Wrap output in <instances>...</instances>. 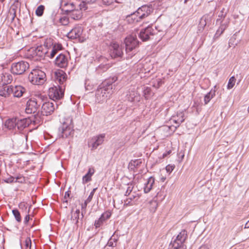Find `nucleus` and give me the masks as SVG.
I'll use <instances>...</instances> for the list:
<instances>
[{
    "instance_id": "21",
    "label": "nucleus",
    "mask_w": 249,
    "mask_h": 249,
    "mask_svg": "<svg viewBox=\"0 0 249 249\" xmlns=\"http://www.w3.org/2000/svg\"><path fill=\"white\" fill-rule=\"evenodd\" d=\"M154 182L155 179L152 177H150L148 179L147 182L145 184L143 188L144 192L145 193H148L150 191V190L152 189L153 187V185L154 184Z\"/></svg>"
},
{
    "instance_id": "37",
    "label": "nucleus",
    "mask_w": 249,
    "mask_h": 249,
    "mask_svg": "<svg viewBox=\"0 0 249 249\" xmlns=\"http://www.w3.org/2000/svg\"><path fill=\"white\" fill-rule=\"evenodd\" d=\"M225 8H223L220 11V13L218 15V18L216 20L217 23H218V22H220V23H221L222 19H224L225 18L227 13L226 12H225Z\"/></svg>"
},
{
    "instance_id": "9",
    "label": "nucleus",
    "mask_w": 249,
    "mask_h": 249,
    "mask_svg": "<svg viewBox=\"0 0 249 249\" xmlns=\"http://www.w3.org/2000/svg\"><path fill=\"white\" fill-rule=\"evenodd\" d=\"M88 8V6L84 3H80L69 16L73 19H80L83 16V11H85Z\"/></svg>"
},
{
    "instance_id": "61",
    "label": "nucleus",
    "mask_w": 249,
    "mask_h": 249,
    "mask_svg": "<svg viewBox=\"0 0 249 249\" xmlns=\"http://www.w3.org/2000/svg\"><path fill=\"white\" fill-rule=\"evenodd\" d=\"M21 179V177L20 176H18L15 178V182H22V180H19V179Z\"/></svg>"
},
{
    "instance_id": "7",
    "label": "nucleus",
    "mask_w": 249,
    "mask_h": 249,
    "mask_svg": "<svg viewBox=\"0 0 249 249\" xmlns=\"http://www.w3.org/2000/svg\"><path fill=\"white\" fill-rule=\"evenodd\" d=\"M64 95L62 87L59 85L50 88L48 91V96L53 101L59 100Z\"/></svg>"
},
{
    "instance_id": "55",
    "label": "nucleus",
    "mask_w": 249,
    "mask_h": 249,
    "mask_svg": "<svg viewBox=\"0 0 249 249\" xmlns=\"http://www.w3.org/2000/svg\"><path fill=\"white\" fill-rule=\"evenodd\" d=\"M102 1L103 3L106 5H109L113 2V0H102Z\"/></svg>"
},
{
    "instance_id": "5",
    "label": "nucleus",
    "mask_w": 249,
    "mask_h": 249,
    "mask_svg": "<svg viewBox=\"0 0 249 249\" xmlns=\"http://www.w3.org/2000/svg\"><path fill=\"white\" fill-rule=\"evenodd\" d=\"M113 90L107 89L106 87L100 85L96 92V100L99 103L103 102L109 98Z\"/></svg>"
},
{
    "instance_id": "41",
    "label": "nucleus",
    "mask_w": 249,
    "mask_h": 249,
    "mask_svg": "<svg viewBox=\"0 0 249 249\" xmlns=\"http://www.w3.org/2000/svg\"><path fill=\"white\" fill-rule=\"evenodd\" d=\"M105 221L104 219H103L101 216L97 220L95 221L94 226L96 228H98L100 227Z\"/></svg>"
},
{
    "instance_id": "35",
    "label": "nucleus",
    "mask_w": 249,
    "mask_h": 249,
    "mask_svg": "<svg viewBox=\"0 0 249 249\" xmlns=\"http://www.w3.org/2000/svg\"><path fill=\"white\" fill-rule=\"evenodd\" d=\"M150 210L152 212H155L158 207V203L156 200H152L149 202Z\"/></svg>"
},
{
    "instance_id": "2",
    "label": "nucleus",
    "mask_w": 249,
    "mask_h": 249,
    "mask_svg": "<svg viewBox=\"0 0 249 249\" xmlns=\"http://www.w3.org/2000/svg\"><path fill=\"white\" fill-rule=\"evenodd\" d=\"M28 78L33 84L40 85L45 82L46 74L39 69H35L29 73Z\"/></svg>"
},
{
    "instance_id": "26",
    "label": "nucleus",
    "mask_w": 249,
    "mask_h": 249,
    "mask_svg": "<svg viewBox=\"0 0 249 249\" xmlns=\"http://www.w3.org/2000/svg\"><path fill=\"white\" fill-rule=\"evenodd\" d=\"M94 173L93 168H89L88 172L83 177V181L84 183H87L91 179V176Z\"/></svg>"
},
{
    "instance_id": "23",
    "label": "nucleus",
    "mask_w": 249,
    "mask_h": 249,
    "mask_svg": "<svg viewBox=\"0 0 249 249\" xmlns=\"http://www.w3.org/2000/svg\"><path fill=\"white\" fill-rule=\"evenodd\" d=\"M210 17L208 15H204L200 19L198 24V30L201 31L203 30L207 23L208 22Z\"/></svg>"
},
{
    "instance_id": "10",
    "label": "nucleus",
    "mask_w": 249,
    "mask_h": 249,
    "mask_svg": "<svg viewBox=\"0 0 249 249\" xmlns=\"http://www.w3.org/2000/svg\"><path fill=\"white\" fill-rule=\"evenodd\" d=\"M136 35H130L127 36L124 40L125 50L127 52L131 51L139 45Z\"/></svg>"
},
{
    "instance_id": "18",
    "label": "nucleus",
    "mask_w": 249,
    "mask_h": 249,
    "mask_svg": "<svg viewBox=\"0 0 249 249\" xmlns=\"http://www.w3.org/2000/svg\"><path fill=\"white\" fill-rule=\"evenodd\" d=\"M31 122V120L28 119H16V127L21 131L24 128L28 126Z\"/></svg>"
},
{
    "instance_id": "3",
    "label": "nucleus",
    "mask_w": 249,
    "mask_h": 249,
    "mask_svg": "<svg viewBox=\"0 0 249 249\" xmlns=\"http://www.w3.org/2000/svg\"><path fill=\"white\" fill-rule=\"evenodd\" d=\"M160 32V31L158 30L156 26L154 28L152 26H148L141 30L139 33V37L143 41H146L151 39L152 36Z\"/></svg>"
},
{
    "instance_id": "45",
    "label": "nucleus",
    "mask_w": 249,
    "mask_h": 249,
    "mask_svg": "<svg viewBox=\"0 0 249 249\" xmlns=\"http://www.w3.org/2000/svg\"><path fill=\"white\" fill-rule=\"evenodd\" d=\"M110 216H111V213L108 212H106L104 213H103L101 215V217L102 218H103V219H104V220L106 221V220L108 219L110 217Z\"/></svg>"
},
{
    "instance_id": "62",
    "label": "nucleus",
    "mask_w": 249,
    "mask_h": 249,
    "mask_svg": "<svg viewBox=\"0 0 249 249\" xmlns=\"http://www.w3.org/2000/svg\"><path fill=\"white\" fill-rule=\"evenodd\" d=\"M29 219H30L29 215V214L26 215L24 218V223L27 224L28 223V222L29 221Z\"/></svg>"
},
{
    "instance_id": "52",
    "label": "nucleus",
    "mask_w": 249,
    "mask_h": 249,
    "mask_svg": "<svg viewBox=\"0 0 249 249\" xmlns=\"http://www.w3.org/2000/svg\"><path fill=\"white\" fill-rule=\"evenodd\" d=\"M4 181L6 183H11L13 182H15V178L13 177H10V178L4 180Z\"/></svg>"
},
{
    "instance_id": "6",
    "label": "nucleus",
    "mask_w": 249,
    "mask_h": 249,
    "mask_svg": "<svg viewBox=\"0 0 249 249\" xmlns=\"http://www.w3.org/2000/svg\"><path fill=\"white\" fill-rule=\"evenodd\" d=\"M187 236V231L182 230L177 236L176 239L172 243L169 249H183V243Z\"/></svg>"
},
{
    "instance_id": "38",
    "label": "nucleus",
    "mask_w": 249,
    "mask_h": 249,
    "mask_svg": "<svg viewBox=\"0 0 249 249\" xmlns=\"http://www.w3.org/2000/svg\"><path fill=\"white\" fill-rule=\"evenodd\" d=\"M235 82V78L234 76L231 77L229 80L228 84L227 85V89H232L234 86Z\"/></svg>"
},
{
    "instance_id": "27",
    "label": "nucleus",
    "mask_w": 249,
    "mask_h": 249,
    "mask_svg": "<svg viewBox=\"0 0 249 249\" xmlns=\"http://www.w3.org/2000/svg\"><path fill=\"white\" fill-rule=\"evenodd\" d=\"M5 126L9 129H12L16 127V118L7 120L5 123Z\"/></svg>"
},
{
    "instance_id": "47",
    "label": "nucleus",
    "mask_w": 249,
    "mask_h": 249,
    "mask_svg": "<svg viewBox=\"0 0 249 249\" xmlns=\"http://www.w3.org/2000/svg\"><path fill=\"white\" fill-rule=\"evenodd\" d=\"M175 165H168L166 166V170L167 172L171 173L173 171V170L175 168Z\"/></svg>"
},
{
    "instance_id": "20",
    "label": "nucleus",
    "mask_w": 249,
    "mask_h": 249,
    "mask_svg": "<svg viewBox=\"0 0 249 249\" xmlns=\"http://www.w3.org/2000/svg\"><path fill=\"white\" fill-rule=\"evenodd\" d=\"M66 73L62 71L55 72L56 81L62 85L66 80Z\"/></svg>"
},
{
    "instance_id": "51",
    "label": "nucleus",
    "mask_w": 249,
    "mask_h": 249,
    "mask_svg": "<svg viewBox=\"0 0 249 249\" xmlns=\"http://www.w3.org/2000/svg\"><path fill=\"white\" fill-rule=\"evenodd\" d=\"M135 168V162H133V160H131L128 164V168L130 170H134Z\"/></svg>"
},
{
    "instance_id": "44",
    "label": "nucleus",
    "mask_w": 249,
    "mask_h": 249,
    "mask_svg": "<svg viewBox=\"0 0 249 249\" xmlns=\"http://www.w3.org/2000/svg\"><path fill=\"white\" fill-rule=\"evenodd\" d=\"M151 89L149 87H146L144 88L143 89V94L145 96V99H148V96H149L151 94Z\"/></svg>"
},
{
    "instance_id": "28",
    "label": "nucleus",
    "mask_w": 249,
    "mask_h": 249,
    "mask_svg": "<svg viewBox=\"0 0 249 249\" xmlns=\"http://www.w3.org/2000/svg\"><path fill=\"white\" fill-rule=\"evenodd\" d=\"M215 95V90L212 89L204 96V103L205 105H207Z\"/></svg>"
},
{
    "instance_id": "63",
    "label": "nucleus",
    "mask_w": 249,
    "mask_h": 249,
    "mask_svg": "<svg viewBox=\"0 0 249 249\" xmlns=\"http://www.w3.org/2000/svg\"><path fill=\"white\" fill-rule=\"evenodd\" d=\"M249 228V220L245 224V229Z\"/></svg>"
},
{
    "instance_id": "25",
    "label": "nucleus",
    "mask_w": 249,
    "mask_h": 249,
    "mask_svg": "<svg viewBox=\"0 0 249 249\" xmlns=\"http://www.w3.org/2000/svg\"><path fill=\"white\" fill-rule=\"evenodd\" d=\"M46 52L41 46H37L34 51V54L39 57H43Z\"/></svg>"
},
{
    "instance_id": "33",
    "label": "nucleus",
    "mask_w": 249,
    "mask_h": 249,
    "mask_svg": "<svg viewBox=\"0 0 249 249\" xmlns=\"http://www.w3.org/2000/svg\"><path fill=\"white\" fill-rule=\"evenodd\" d=\"M228 26V25L227 23H224L221 24L218 29L217 30L215 36L217 37L220 36L227 28Z\"/></svg>"
},
{
    "instance_id": "15",
    "label": "nucleus",
    "mask_w": 249,
    "mask_h": 249,
    "mask_svg": "<svg viewBox=\"0 0 249 249\" xmlns=\"http://www.w3.org/2000/svg\"><path fill=\"white\" fill-rule=\"evenodd\" d=\"M123 54L122 47L119 44L114 43L111 46L110 56L112 58L121 57Z\"/></svg>"
},
{
    "instance_id": "29",
    "label": "nucleus",
    "mask_w": 249,
    "mask_h": 249,
    "mask_svg": "<svg viewBox=\"0 0 249 249\" xmlns=\"http://www.w3.org/2000/svg\"><path fill=\"white\" fill-rule=\"evenodd\" d=\"M62 46L60 44L55 45L53 47L50 54L48 55L50 58H53L58 53V51L61 50Z\"/></svg>"
},
{
    "instance_id": "58",
    "label": "nucleus",
    "mask_w": 249,
    "mask_h": 249,
    "mask_svg": "<svg viewBox=\"0 0 249 249\" xmlns=\"http://www.w3.org/2000/svg\"><path fill=\"white\" fill-rule=\"evenodd\" d=\"M89 202H87V201L85 200L84 203H82L81 204V209H82V210L83 211H85L86 209V208H87V204L89 203Z\"/></svg>"
},
{
    "instance_id": "49",
    "label": "nucleus",
    "mask_w": 249,
    "mask_h": 249,
    "mask_svg": "<svg viewBox=\"0 0 249 249\" xmlns=\"http://www.w3.org/2000/svg\"><path fill=\"white\" fill-rule=\"evenodd\" d=\"M31 240L30 238H27L25 240L26 248H31Z\"/></svg>"
},
{
    "instance_id": "64",
    "label": "nucleus",
    "mask_w": 249,
    "mask_h": 249,
    "mask_svg": "<svg viewBox=\"0 0 249 249\" xmlns=\"http://www.w3.org/2000/svg\"><path fill=\"white\" fill-rule=\"evenodd\" d=\"M177 120H181V117L179 115V113H178L177 116H176Z\"/></svg>"
},
{
    "instance_id": "54",
    "label": "nucleus",
    "mask_w": 249,
    "mask_h": 249,
    "mask_svg": "<svg viewBox=\"0 0 249 249\" xmlns=\"http://www.w3.org/2000/svg\"><path fill=\"white\" fill-rule=\"evenodd\" d=\"M135 97V92H133L132 93H130L129 96H128L127 99L129 101L133 102L134 100Z\"/></svg>"
},
{
    "instance_id": "11",
    "label": "nucleus",
    "mask_w": 249,
    "mask_h": 249,
    "mask_svg": "<svg viewBox=\"0 0 249 249\" xmlns=\"http://www.w3.org/2000/svg\"><path fill=\"white\" fill-rule=\"evenodd\" d=\"M40 105L35 98H32L29 100L26 104L25 111L28 114L35 113L38 109Z\"/></svg>"
},
{
    "instance_id": "56",
    "label": "nucleus",
    "mask_w": 249,
    "mask_h": 249,
    "mask_svg": "<svg viewBox=\"0 0 249 249\" xmlns=\"http://www.w3.org/2000/svg\"><path fill=\"white\" fill-rule=\"evenodd\" d=\"M133 162H135V167L136 168H138L140 164L142 163V161L140 160H133Z\"/></svg>"
},
{
    "instance_id": "17",
    "label": "nucleus",
    "mask_w": 249,
    "mask_h": 249,
    "mask_svg": "<svg viewBox=\"0 0 249 249\" xmlns=\"http://www.w3.org/2000/svg\"><path fill=\"white\" fill-rule=\"evenodd\" d=\"M11 86V94L15 97H21L26 91L25 89L21 86Z\"/></svg>"
},
{
    "instance_id": "13",
    "label": "nucleus",
    "mask_w": 249,
    "mask_h": 249,
    "mask_svg": "<svg viewBox=\"0 0 249 249\" xmlns=\"http://www.w3.org/2000/svg\"><path fill=\"white\" fill-rule=\"evenodd\" d=\"M68 58L66 54L61 53L58 54L55 59L54 64L61 68H66L68 64Z\"/></svg>"
},
{
    "instance_id": "31",
    "label": "nucleus",
    "mask_w": 249,
    "mask_h": 249,
    "mask_svg": "<svg viewBox=\"0 0 249 249\" xmlns=\"http://www.w3.org/2000/svg\"><path fill=\"white\" fill-rule=\"evenodd\" d=\"M79 214L80 210L79 209H77L74 212L72 213L71 219L75 224H77L78 222Z\"/></svg>"
},
{
    "instance_id": "12",
    "label": "nucleus",
    "mask_w": 249,
    "mask_h": 249,
    "mask_svg": "<svg viewBox=\"0 0 249 249\" xmlns=\"http://www.w3.org/2000/svg\"><path fill=\"white\" fill-rule=\"evenodd\" d=\"M105 137V134L93 137L89 142V146L91 147L92 150L96 149L98 146L103 143Z\"/></svg>"
},
{
    "instance_id": "50",
    "label": "nucleus",
    "mask_w": 249,
    "mask_h": 249,
    "mask_svg": "<svg viewBox=\"0 0 249 249\" xmlns=\"http://www.w3.org/2000/svg\"><path fill=\"white\" fill-rule=\"evenodd\" d=\"M97 0H82L81 3H84L87 6V4H92L95 3Z\"/></svg>"
},
{
    "instance_id": "57",
    "label": "nucleus",
    "mask_w": 249,
    "mask_h": 249,
    "mask_svg": "<svg viewBox=\"0 0 249 249\" xmlns=\"http://www.w3.org/2000/svg\"><path fill=\"white\" fill-rule=\"evenodd\" d=\"M162 84V81L160 79H158L157 80V84L156 85L154 84L153 85L156 88H159L161 85Z\"/></svg>"
},
{
    "instance_id": "36",
    "label": "nucleus",
    "mask_w": 249,
    "mask_h": 249,
    "mask_svg": "<svg viewBox=\"0 0 249 249\" xmlns=\"http://www.w3.org/2000/svg\"><path fill=\"white\" fill-rule=\"evenodd\" d=\"M2 80L6 84H10L13 81L12 76L10 74L5 73L3 75V78Z\"/></svg>"
},
{
    "instance_id": "53",
    "label": "nucleus",
    "mask_w": 249,
    "mask_h": 249,
    "mask_svg": "<svg viewBox=\"0 0 249 249\" xmlns=\"http://www.w3.org/2000/svg\"><path fill=\"white\" fill-rule=\"evenodd\" d=\"M70 192L67 191L65 192V196L63 198V202H68L67 198L70 197Z\"/></svg>"
},
{
    "instance_id": "42",
    "label": "nucleus",
    "mask_w": 249,
    "mask_h": 249,
    "mask_svg": "<svg viewBox=\"0 0 249 249\" xmlns=\"http://www.w3.org/2000/svg\"><path fill=\"white\" fill-rule=\"evenodd\" d=\"M117 239L113 238V236L109 239L107 242V245L109 247H115L116 246V242Z\"/></svg>"
},
{
    "instance_id": "46",
    "label": "nucleus",
    "mask_w": 249,
    "mask_h": 249,
    "mask_svg": "<svg viewBox=\"0 0 249 249\" xmlns=\"http://www.w3.org/2000/svg\"><path fill=\"white\" fill-rule=\"evenodd\" d=\"M96 188H94L92 190V191L90 192L89 196H88V198L86 200L87 201V202H90L93 197V196L94 194L95 191L96 190Z\"/></svg>"
},
{
    "instance_id": "1",
    "label": "nucleus",
    "mask_w": 249,
    "mask_h": 249,
    "mask_svg": "<svg viewBox=\"0 0 249 249\" xmlns=\"http://www.w3.org/2000/svg\"><path fill=\"white\" fill-rule=\"evenodd\" d=\"M60 122L61 125L59 128V135L63 138H68L73 133L72 119L71 117L63 118Z\"/></svg>"
},
{
    "instance_id": "34",
    "label": "nucleus",
    "mask_w": 249,
    "mask_h": 249,
    "mask_svg": "<svg viewBox=\"0 0 249 249\" xmlns=\"http://www.w3.org/2000/svg\"><path fill=\"white\" fill-rule=\"evenodd\" d=\"M139 197V196H137L136 195H132L129 198H127L126 200H125L124 205H132V203L131 202L133 200H134L135 198L138 199Z\"/></svg>"
},
{
    "instance_id": "39",
    "label": "nucleus",
    "mask_w": 249,
    "mask_h": 249,
    "mask_svg": "<svg viewBox=\"0 0 249 249\" xmlns=\"http://www.w3.org/2000/svg\"><path fill=\"white\" fill-rule=\"evenodd\" d=\"M44 9H45L44 6H43L42 5H39L36 9V15L39 17L42 16V15L44 13Z\"/></svg>"
},
{
    "instance_id": "8",
    "label": "nucleus",
    "mask_w": 249,
    "mask_h": 249,
    "mask_svg": "<svg viewBox=\"0 0 249 249\" xmlns=\"http://www.w3.org/2000/svg\"><path fill=\"white\" fill-rule=\"evenodd\" d=\"M153 11L152 8L147 5H144L139 8L136 13H133L131 15L132 18H135V16L138 17L139 19H142L147 17Z\"/></svg>"
},
{
    "instance_id": "48",
    "label": "nucleus",
    "mask_w": 249,
    "mask_h": 249,
    "mask_svg": "<svg viewBox=\"0 0 249 249\" xmlns=\"http://www.w3.org/2000/svg\"><path fill=\"white\" fill-rule=\"evenodd\" d=\"M132 189H133V187H132V185H129L127 187V190L125 192V196H128L130 195L132 191Z\"/></svg>"
},
{
    "instance_id": "40",
    "label": "nucleus",
    "mask_w": 249,
    "mask_h": 249,
    "mask_svg": "<svg viewBox=\"0 0 249 249\" xmlns=\"http://www.w3.org/2000/svg\"><path fill=\"white\" fill-rule=\"evenodd\" d=\"M12 213L15 216V219L18 222H20L21 219L20 216V214L19 211L17 209H14L12 210Z\"/></svg>"
},
{
    "instance_id": "32",
    "label": "nucleus",
    "mask_w": 249,
    "mask_h": 249,
    "mask_svg": "<svg viewBox=\"0 0 249 249\" xmlns=\"http://www.w3.org/2000/svg\"><path fill=\"white\" fill-rule=\"evenodd\" d=\"M179 115L181 117V120H177L176 116H173L171 119L175 123L177 124V125L175 126L176 128L178 127L179 125L184 121V114L182 112H180Z\"/></svg>"
},
{
    "instance_id": "19",
    "label": "nucleus",
    "mask_w": 249,
    "mask_h": 249,
    "mask_svg": "<svg viewBox=\"0 0 249 249\" xmlns=\"http://www.w3.org/2000/svg\"><path fill=\"white\" fill-rule=\"evenodd\" d=\"M118 80L116 76L109 77L108 79L105 80L101 85L103 87H106L107 89L112 90V84Z\"/></svg>"
},
{
    "instance_id": "16",
    "label": "nucleus",
    "mask_w": 249,
    "mask_h": 249,
    "mask_svg": "<svg viewBox=\"0 0 249 249\" xmlns=\"http://www.w3.org/2000/svg\"><path fill=\"white\" fill-rule=\"evenodd\" d=\"M83 30L81 26H76L68 33L67 36L71 39H76L80 37L82 34Z\"/></svg>"
},
{
    "instance_id": "24",
    "label": "nucleus",
    "mask_w": 249,
    "mask_h": 249,
    "mask_svg": "<svg viewBox=\"0 0 249 249\" xmlns=\"http://www.w3.org/2000/svg\"><path fill=\"white\" fill-rule=\"evenodd\" d=\"M76 7V6L73 2H65L64 4V7H66L65 13L68 15L73 11Z\"/></svg>"
},
{
    "instance_id": "30",
    "label": "nucleus",
    "mask_w": 249,
    "mask_h": 249,
    "mask_svg": "<svg viewBox=\"0 0 249 249\" xmlns=\"http://www.w3.org/2000/svg\"><path fill=\"white\" fill-rule=\"evenodd\" d=\"M16 16V8L15 7H11L7 15V18L13 21Z\"/></svg>"
},
{
    "instance_id": "14",
    "label": "nucleus",
    "mask_w": 249,
    "mask_h": 249,
    "mask_svg": "<svg viewBox=\"0 0 249 249\" xmlns=\"http://www.w3.org/2000/svg\"><path fill=\"white\" fill-rule=\"evenodd\" d=\"M54 109V103L50 102H45L42 106L41 113L43 115L48 116L51 115Z\"/></svg>"
},
{
    "instance_id": "60",
    "label": "nucleus",
    "mask_w": 249,
    "mask_h": 249,
    "mask_svg": "<svg viewBox=\"0 0 249 249\" xmlns=\"http://www.w3.org/2000/svg\"><path fill=\"white\" fill-rule=\"evenodd\" d=\"M19 207L20 209H23L24 208H25V209H26V208H27V207L26 206V204H25L24 202H21V203H19Z\"/></svg>"
},
{
    "instance_id": "43",
    "label": "nucleus",
    "mask_w": 249,
    "mask_h": 249,
    "mask_svg": "<svg viewBox=\"0 0 249 249\" xmlns=\"http://www.w3.org/2000/svg\"><path fill=\"white\" fill-rule=\"evenodd\" d=\"M59 22L62 25H67L69 23V19L67 17H63L60 18Z\"/></svg>"
},
{
    "instance_id": "4",
    "label": "nucleus",
    "mask_w": 249,
    "mask_h": 249,
    "mask_svg": "<svg viewBox=\"0 0 249 249\" xmlns=\"http://www.w3.org/2000/svg\"><path fill=\"white\" fill-rule=\"evenodd\" d=\"M29 67V65L27 62L21 61L13 63L11 70L13 73L20 75L23 74Z\"/></svg>"
},
{
    "instance_id": "22",
    "label": "nucleus",
    "mask_w": 249,
    "mask_h": 249,
    "mask_svg": "<svg viewBox=\"0 0 249 249\" xmlns=\"http://www.w3.org/2000/svg\"><path fill=\"white\" fill-rule=\"evenodd\" d=\"M11 91V85H6L0 89V96L4 97H9L10 95H12Z\"/></svg>"
},
{
    "instance_id": "59",
    "label": "nucleus",
    "mask_w": 249,
    "mask_h": 249,
    "mask_svg": "<svg viewBox=\"0 0 249 249\" xmlns=\"http://www.w3.org/2000/svg\"><path fill=\"white\" fill-rule=\"evenodd\" d=\"M103 69L104 71H106L107 69V67L105 65H100L98 68L97 71H100V70Z\"/></svg>"
}]
</instances>
